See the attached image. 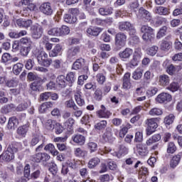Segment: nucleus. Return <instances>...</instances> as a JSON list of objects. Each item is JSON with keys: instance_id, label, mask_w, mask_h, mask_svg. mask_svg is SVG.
<instances>
[{"instance_id": "1", "label": "nucleus", "mask_w": 182, "mask_h": 182, "mask_svg": "<svg viewBox=\"0 0 182 182\" xmlns=\"http://www.w3.org/2000/svg\"><path fill=\"white\" fill-rule=\"evenodd\" d=\"M18 152L16 145L11 144L8 146L6 151L2 153L0 156V160L3 161H11L15 159V153Z\"/></svg>"}, {"instance_id": "2", "label": "nucleus", "mask_w": 182, "mask_h": 182, "mask_svg": "<svg viewBox=\"0 0 182 182\" xmlns=\"http://www.w3.org/2000/svg\"><path fill=\"white\" fill-rule=\"evenodd\" d=\"M141 32L143 34L142 39L144 41H153L154 39V30L146 25H144L141 27Z\"/></svg>"}, {"instance_id": "3", "label": "nucleus", "mask_w": 182, "mask_h": 182, "mask_svg": "<svg viewBox=\"0 0 182 182\" xmlns=\"http://www.w3.org/2000/svg\"><path fill=\"white\" fill-rule=\"evenodd\" d=\"M30 33L33 39H40L43 34V27L38 23L32 25L30 28Z\"/></svg>"}, {"instance_id": "4", "label": "nucleus", "mask_w": 182, "mask_h": 182, "mask_svg": "<svg viewBox=\"0 0 182 182\" xmlns=\"http://www.w3.org/2000/svg\"><path fill=\"white\" fill-rule=\"evenodd\" d=\"M146 124L148 126L146 128V136H151V134L156 132V129L159 127V124H157V118L147 119Z\"/></svg>"}, {"instance_id": "5", "label": "nucleus", "mask_w": 182, "mask_h": 182, "mask_svg": "<svg viewBox=\"0 0 182 182\" xmlns=\"http://www.w3.org/2000/svg\"><path fill=\"white\" fill-rule=\"evenodd\" d=\"M127 36L123 33H118L115 36V45L117 48H123L126 45Z\"/></svg>"}, {"instance_id": "6", "label": "nucleus", "mask_w": 182, "mask_h": 182, "mask_svg": "<svg viewBox=\"0 0 182 182\" xmlns=\"http://www.w3.org/2000/svg\"><path fill=\"white\" fill-rule=\"evenodd\" d=\"M40 11L44 15H47V16H50L53 14V8H52V4L49 2L42 4L40 6Z\"/></svg>"}, {"instance_id": "7", "label": "nucleus", "mask_w": 182, "mask_h": 182, "mask_svg": "<svg viewBox=\"0 0 182 182\" xmlns=\"http://www.w3.org/2000/svg\"><path fill=\"white\" fill-rule=\"evenodd\" d=\"M112 132V127H107L106 132L102 135V139L105 143H113V141L116 140V138L113 136V133Z\"/></svg>"}, {"instance_id": "8", "label": "nucleus", "mask_w": 182, "mask_h": 182, "mask_svg": "<svg viewBox=\"0 0 182 182\" xmlns=\"http://www.w3.org/2000/svg\"><path fill=\"white\" fill-rule=\"evenodd\" d=\"M171 101V95L166 92L159 94L156 98V102L158 103H166V102Z\"/></svg>"}, {"instance_id": "9", "label": "nucleus", "mask_w": 182, "mask_h": 182, "mask_svg": "<svg viewBox=\"0 0 182 182\" xmlns=\"http://www.w3.org/2000/svg\"><path fill=\"white\" fill-rule=\"evenodd\" d=\"M73 141L80 146H83L86 142V137L80 134H75L71 137Z\"/></svg>"}, {"instance_id": "10", "label": "nucleus", "mask_w": 182, "mask_h": 182, "mask_svg": "<svg viewBox=\"0 0 182 182\" xmlns=\"http://www.w3.org/2000/svg\"><path fill=\"white\" fill-rule=\"evenodd\" d=\"M74 155L78 159H86L87 157V151L78 147L74 149Z\"/></svg>"}, {"instance_id": "11", "label": "nucleus", "mask_w": 182, "mask_h": 182, "mask_svg": "<svg viewBox=\"0 0 182 182\" xmlns=\"http://www.w3.org/2000/svg\"><path fill=\"white\" fill-rule=\"evenodd\" d=\"M80 52V48L79 47H73L70 48L68 51V58L70 60H73L76 59L77 53Z\"/></svg>"}, {"instance_id": "12", "label": "nucleus", "mask_w": 182, "mask_h": 182, "mask_svg": "<svg viewBox=\"0 0 182 182\" xmlns=\"http://www.w3.org/2000/svg\"><path fill=\"white\" fill-rule=\"evenodd\" d=\"M75 100L78 106H85V100L82 97V92L77 90L74 94Z\"/></svg>"}, {"instance_id": "13", "label": "nucleus", "mask_w": 182, "mask_h": 182, "mask_svg": "<svg viewBox=\"0 0 182 182\" xmlns=\"http://www.w3.org/2000/svg\"><path fill=\"white\" fill-rule=\"evenodd\" d=\"M133 55V49L130 48H125L123 51L119 52V56L121 59H129Z\"/></svg>"}, {"instance_id": "14", "label": "nucleus", "mask_w": 182, "mask_h": 182, "mask_svg": "<svg viewBox=\"0 0 182 182\" xmlns=\"http://www.w3.org/2000/svg\"><path fill=\"white\" fill-rule=\"evenodd\" d=\"M182 152H179L177 155L174 156L170 162V166L171 168H176L177 166H178V163H180V160H181Z\"/></svg>"}, {"instance_id": "15", "label": "nucleus", "mask_w": 182, "mask_h": 182, "mask_svg": "<svg viewBox=\"0 0 182 182\" xmlns=\"http://www.w3.org/2000/svg\"><path fill=\"white\" fill-rule=\"evenodd\" d=\"M28 130H29V123H27L23 126L19 127L17 129V134H18L21 137H26Z\"/></svg>"}, {"instance_id": "16", "label": "nucleus", "mask_w": 182, "mask_h": 182, "mask_svg": "<svg viewBox=\"0 0 182 182\" xmlns=\"http://www.w3.org/2000/svg\"><path fill=\"white\" fill-rule=\"evenodd\" d=\"M97 114L98 117L107 119L110 116V112H109L105 105H101V109L97 111Z\"/></svg>"}, {"instance_id": "17", "label": "nucleus", "mask_w": 182, "mask_h": 182, "mask_svg": "<svg viewBox=\"0 0 182 182\" xmlns=\"http://www.w3.org/2000/svg\"><path fill=\"white\" fill-rule=\"evenodd\" d=\"M136 149L138 154L141 157H146L149 154V150L141 144H136Z\"/></svg>"}, {"instance_id": "18", "label": "nucleus", "mask_w": 182, "mask_h": 182, "mask_svg": "<svg viewBox=\"0 0 182 182\" xmlns=\"http://www.w3.org/2000/svg\"><path fill=\"white\" fill-rule=\"evenodd\" d=\"M139 14L141 16V18H144V19H146V21H150L152 18L151 14L149 12V11L144 9L143 7L139 9Z\"/></svg>"}, {"instance_id": "19", "label": "nucleus", "mask_w": 182, "mask_h": 182, "mask_svg": "<svg viewBox=\"0 0 182 182\" xmlns=\"http://www.w3.org/2000/svg\"><path fill=\"white\" fill-rule=\"evenodd\" d=\"M133 24H131L129 21H122L119 23L118 28L119 31H129L132 29Z\"/></svg>"}, {"instance_id": "20", "label": "nucleus", "mask_w": 182, "mask_h": 182, "mask_svg": "<svg viewBox=\"0 0 182 182\" xmlns=\"http://www.w3.org/2000/svg\"><path fill=\"white\" fill-rule=\"evenodd\" d=\"M100 32H102V28L97 27L88 28L87 29V33L90 36H98Z\"/></svg>"}, {"instance_id": "21", "label": "nucleus", "mask_w": 182, "mask_h": 182, "mask_svg": "<svg viewBox=\"0 0 182 182\" xmlns=\"http://www.w3.org/2000/svg\"><path fill=\"white\" fill-rule=\"evenodd\" d=\"M155 12L158 14V15H170V9L164 6H158L155 9Z\"/></svg>"}, {"instance_id": "22", "label": "nucleus", "mask_w": 182, "mask_h": 182, "mask_svg": "<svg viewBox=\"0 0 182 182\" xmlns=\"http://www.w3.org/2000/svg\"><path fill=\"white\" fill-rule=\"evenodd\" d=\"M159 83L161 86H167L170 83V77L167 75H161L159 78Z\"/></svg>"}, {"instance_id": "23", "label": "nucleus", "mask_w": 182, "mask_h": 182, "mask_svg": "<svg viewBox=\"0 0 182 182\" xmlns=\"http://www.w3.org/2000/svg\"><path fill=\"white\" fill-rule=\"evenodd\" d=\"M60 50H62V46L60 44H57L49 53L50 58H56V56H58V55L60 53Z\"/></svg>"}, {"instance_id": "24", "label": "nucleus", "mask_w": 182, "mask_h": 182, "mask_svg": "<svg viewBox=\"0 0 182 182\" xmlns=\"http://www.w3.org/2000/svg\"><path fill=\"white\" fill-rule=\"evenodd\" d=\"M171 45H173V43H171V41H168L167 40H162L160 45V49L161 50L164 51L170 50Z\"/></svg>"}, {"instance_id": "25", "label": "nucleus", "mask_w": 182, "mask_h": 182, "mask_svg": "<svg viewBox=\"0 0 182 182\" xmlns=\"http://www.w3.org/2000/svg\"><path fill=\"white\" fill-rule=\"evenodd\" d=\"M66 77L61 75H58L56 78V83L60 87H66Z\"/></svg>"}, {"instance_id": "26", "label": "nucleus", "mask_w": 182, "mask_h": 182, "mask_svg": "<svg viewBox=\"0 0 182 182\" xmlns=\"http://www.w3.org/2000/svg\"><path fill=\"white\" fill-rule=\"evenodd\" d=\"M143 77V69L137 68L132 73V79L134 80H140Z\"/></svg>"}, {"instance_id": "27", "label": "nucleus", "mask_w": 182, "mask_h": 182, "mask_svg": "<svg viewBox=\"0 0 182 182\" xmlns=\"http://www.w3.org/2000/svg\"><path fill=\"white\" fill-rule=\"evenodd\" d=\"M44 150H46V151H50V153L53 154V156H58V154H59V151H58V150L55 149V145H53V144H47L44 147Z\"/></svg>"}, {"instance_id": "28", "label": "nucleus", "mask_w": 182, "mask_h": 182, "mask_svg": "<svg viewBox=\"0 0 182 182\" xmlns=\"http://www.w3.org/2000/svg\"><path fill=\"white\" fill-rule=\"evenodd\" d=\"M59 36H66L70 33V28L68 26H63L58 28Z\"/></svg>"}, {"instance_id": "29", "label": "nucleus", "mask_w": 182, "mask_h": 182, "mask_svg": "<svg viewBox=\"0 0 182 182\" xmlns=\"http://www.w3.org/2000/svg\"><path fill=\"white\" fill-rule=\"evenodd\" d=\"M16 124H18V119H16V117H13L9 118L7 127L9 130H14L15 129V127L16 126Z\"/></svg>"}, {"instance_id": "30", "label": "nucleus", "mask_w": 182, "mask_h": 182, "mask_svg": "<svg viewBox=\"0 0 182 182\" xmlns=\"http://www.w3.org/2000/svg\"><path fill=\"white\" fill-rule=\"evenodd\" d=\"M85 63V59L80 58L77 59L72 66V69L74 70H79V69H82V66H83V63Z\"/></svg>"}, {"instance_id": "31", "label": "nucleus", "mask_w": 182, "mask_h": 182, "mask_svg": "<svg viewBox=\"0 0 182 182\" xmlns=\"http://www.w3.org/2000/svg\"><path fill=\"white\" fill-rule=\"evenodd\" d=\"M48 57V53H46V52L45 51H41L36 55V58L38 60V63L40 65H41L44 59H46V58Z\"/></svg>"}, {"instance_id": "32", "label": "nucleus", "mask_w": 182, "mask_h": 182, "mask_svg": "<svg viewBox=\"0 0 182 182\" xmlns=\"http://www.w3.org/2000/svg\"><path fill=\"white\" fill-rule=\"evenodd\" d=\"M65 80H67V82H68V83L73 85L74 82H76V73H68L65 77Z\"/></svg>"}, {"instance_id": "33", "label": "nucleus", "mask_w": 182, "mask_h": 182, "mask_svg": "<svg viewBox=\"0 0 182 182\" xmlns=\"http://www.w3.org/2000/svg\"><path fill=\"white\" fill-rule=\"evenodd\" d=\"M100 164V159L97 157H94L91 159L88 162L89 168H95L96 166Z\"/></svg>"}, {"instance_id": "34", "label": "nucleus", "mask_w": 182, "mask_h": 182, "mask_svg": "<svg viewBox=\"0 0 182 182\" xmlns=\"http://www.w3.org/2000/svg\"><path fill=\"white\" fill-rule=\"evenodd\" d=\"M99 14H100L102 16H106L107 15H112V14H113V9H112V7L100 8L99 9Z\"/></svg>"}, {"instance_id": "35", "label": "nucleus", "mask_w": 182, "mask_h": 182, "mask_svg": "<svg viewBox=\"0 0 182 182\" xmlns=\"http://www.w3.org/2000/svg\"><path fill=\"white\" fill-rule=\"evenodd\" d=\"M64 105L67 109L77 110V105H76V103H75V101H73V100H69L65 101Z\"/></svg>"}, {"instance_id": "36", "label": "nucleus", "mask_w": 182, "mask_h": 182, "mask_svg": "<svg viewBox=\"0 0 182 182\" xmlns=\"http://www.w3.org/2000/svg\"><path fill=\"white\" fill-rule=\"evenodd\" d=\"M23 64L18 63L13 66V73L14 75H19L22 72Z\"/></svg>"}, {"instance_id": "37", "label": "nucleus", "mask_w": 182, "mask_h": 182, "mask_svg": "<svg viewBox=\"0 0 182 182\" xmlns=\"http://www.w3.org/2000/svg\"><path fill=\"white\" fill-rule=\"evenodd\" d=\"M73 124H75V119L70 117L64 122V127L68 130L73 129Z\"/></svg>"}, {"instance_id": "38", "label": "nucleus", "mask_w": 182, "mask_h": 182, "mask_svg": "<svg viewBox=\"0 0 182 182\" xmlns=\"http://www.w3.org/2000/svg\"><path fill=\"white\" fill-rule=\"evenodd\" d=\"M64 21L67 23H75L77 21V18L75 16L65 14L64 15Z\"/></svg>"}, {"instance_id": "39", "label": "nucleus", "mask_w": 182, "mask_h": 182, "mask_svg": "<svg viewBox=\"0 0 182 182\" xmlns=\"http://www.w3.org/2000/svg\"><path fill=\"white\" fill-rule=\"evenodd\" d=\"M149 114L150 116H161L163 114V110L160 108L154 107L149 110Z\"/></svg>"}, {"instance_id": "40", "label": "nucleus", "mask_w": 182, "mask_h": 182, "mask_svg": "<svg viewBox=\"0 0 182 182\" xmlns=\"http://www.w3.org/2000/svg\"><path fill=\"white\" fill-rule=\"evenodd\" d=\"M107 126V121L102 120L95 124V129L96 130H104V129H106Z\"/></svg>"}, {"instance_id": "41", "label": "nucleus", "mask_w": 182, "mask_h": 182, "mask_svg": "<svg viewBox=\"0 0 182 182\" xmlns=\"http://www.w3.org/2000/svg\"><path fill=\"white\" fill-rule=\"evenodd\" d=\"M175 118L176 117H174V114H169L168 116H166L164 118L165 124H168V126H170V124H173V122H174Z\"/></svg>"}, {"instance_id": "42", "label": "nucleus", "mask_w": 182, "mask_h": 182, "mask_svg": "<svg viewBox=\"0 0 182 182\" xmlns=\"http://www.w3.org/2000/svg\"><path fill=\"white\" fill-rule=\"evenodd\" d=\"M167 32V27L164 26L156 34V39H161V38H164L166 36V33Z\"/></svg>"}, {"instance_id": "43", "label": "nucleus", "mask_w": 182, "mask_h": 182, "mask_svg": "<svg viewBox=\"0 0 182 182\" xmlns=\"http://www.w3.org/2000/svg\"><path fill=\"white\" fill-rule=\"evenodd\" d=\"M168 90H171V92H177L180 89V84L176 82H173L169 85L168 87Z\"/></svg>"}, {"instance_id": "44", "label": "nucleus", "mask_w": 182, "mask_h": 182, "mask_svg": "<svg viewBox=\"0 0 182 182\" xmlns=\"http://www.w3.org/2000/svg\"><path fill=\"white\" fill-rule=\"evenodd\" d=\"M158 50H159V47H157L156 46H153L151 48L147 49L146 53L150 56H154V55L157 53Z\"/></svg>"}, {"instance_id": "45", "label": "nucleus", "mask_w": 182, "mask_h": 182, "mask_svg": "<svg viewBox=\"0 0 182 182\" xmlns=\"http://www.w3.org/2000/svg\"><path fill=\"white\" fill-rule=\"evenodd\" d=\"M12 59L11 54L8 53H4L1 56V63L6 64L9 60Z\"/></svg>"}, {"instance_id": "46", "label": "nucleus", "mask_w": 182, "mask_h": 182, "mask_svg": "<svg viewBox=\"0 0 182 182\" xmlns=\"http://www.w3.org/2000/svg\"><path fill=\"white\" fill-rule=\"evenodd\" d=\"M177 150V147L176 146V144L173 142H170L168 144L167 148V153H170L171 154H173V153H176V151Z\"/></svg>"}, {"instance_id": "47", "label": "nucleus", "mask_w": 182, "mask_h": 182, "mask_svg": "<svg viewBox=\"0 0 182 182\" xmlns=\"http://www.w3.org/2000/svg\"><path fill=\"white\" fill-rule=\"evenodd\" d=\"M84 4L85 6V9L89 12V14H93L94 9L93 7H90V2H92V0H83Z\"/></svg>"}, {"instance_id": "48", "label": "nucleus", "mask_w": 182, "mask_h": 182, "mask_svg": "<svg viewBox=\"0 0 182 182\" xmlns=\"http://www.w3.org/2000/svg\"><path fill=\"white\" fill-rule=\"evenodd\" d=\"M20 43H21V45H25L26 46H29L31 48L32 45V41L28 37H24L20 40Z\"/></svg>"}, {"instance_id": "49", "label": "nucleus", "mask_w": 182, "mask_h": 182, "mask_svg": "<svg viewBox=\"0 0 182 182\" xmlns=\"http://www.w3.org/2000/svg\"><path fill=\"white\" fill-rule=\"evenodd\" d=\"M87 149L90 153H95L97 150V144L96 142H89L87 144Z\"/></svg>"}, {"instance_id": "50", "label": "nucleus", "mask_w": 182, "mask_h": 182, "mask_svg": "<svg viewBox=\"0 0 182 182\" xmlns=\"http://www.w3.org/2000/svg\"><path fill=\"white\" fill-rule=\"evenodd\" d=\"M12 109H14V105H4L1 108V112L4 114H6V113H9L10 112H12Z\"/></svg>"}, {"instance_id": "51", "label": "nucleus", "mask_w": 182, "mask_h": 182, "mask_svg": "<svg viewBox=\"0 0 182 182\" xmlns=\"http://www.w3.org/2000/svg\"><path fill=\"white\" fill-rule=\"evenodd\" d=\"M133 59L135 60L140 62L141 59V50L140 49H136L134 55H133Z\"/></svg>"}, {"instance_id": "52", "label": "nucleus", "mask_w": 182, "mask_h": 182, "mask_svg": "<svg viewBox=\"0 0 182 182\" xmlns=\"http://www.w3.org/2000/svg\"><path fill=\"white\" fill-rule=\"evenodd\" d=\"M96 79L100 85H103L105 82H106V77L103 75V73H98L96 75Z\"/></svg>"}, {"instance_id": "53", "label": "nucleus", "mask_w": 182, "mask_h": 182, "mask_svg": "<svg viewBox=\"0 0 182 182\" xmlns=\"http://www.w3.org/2000/svg\"><path fill=\"white\" fill-rule=\"evenodd\" d=\"M99 180L100 182H107L110 181V180H113V176L109 174H104L100 176Z\"/></svg>"}, {"instance_id": "54", "label": "nucleus", "mask_w": 182, "mask_h": 182, "mask_svg": "<svg viewBox=\"0 0 182 182\" xmlns=\"http://www.w3.org/2000/svg\"><path fill=\"white\" fill-rule=\"evenodd\" d=\"M139 6V1L137 0H135L129 3V4L128 5V9H129L130 11H135Z\"/></svg>"}, {"instance_id": "55", "label": "nucleus", "mask_w": 182, "mask_h": 182, "mask_svg": "<svg viewBox=\"0 0 182 182\" xmlns=\"http://www.w3.org/2000/svg\"><path fill=\"white\" fill-rule=\"evenodd\" d=\"M50 97V92H46L40 95L41 102H46Z\"/></svg>"}, {"instance_id": "56", "label": "nucleus", "mask_w": 182, "mask_h": 182, "mask_svg": "<svg viewBox=\"0 0 182 182\" xmlns=\"http://www.w3.org/2000/svg\"><path fill=\"white\" fill-rule=\"evenodd\" d=\"M140 42V38L137 36H132L129 38V43L130 45H137Z\"/></svg>"}, {"instance_id": "57", "label": "nucleus", "mask_w": 182, "mask_h": 182, "mask_svg": "<svg viewBox=\"0 0 182 182\" xmlns=\"http://www.w3.org/2000/svg\"><path fill=\"white\" fill-rule=\"evenodd\" d=\"M49 171L53 175L55 176V174L58 173V166L55 163H51L50 164Z\"/></svg>"}, {"instance_id": "58", "label": "nucleus", "mask_w": 182, "mask_h": 182, "mask_svg": "<svg viewBox=\"0 0 182 182\" xmlns=\"http://www.w3.org/2000/svg\"><path fill=\"white\" fill-rule=\"evenodd\" d=\"M48 35L50 36H59V28H53L48 30Z\"/></svg>"}, {"instance_id": "59", "label": "nucleus", "mask_w": 182, "mask_h": 182, "mask_svg": "<svg viewBox=\"0 0 182 182\" xmlns=\"http://www.w3.org/2000/svg\"><path fill=\"white\" fill-rule=\"evenodd\" d=\"M27 77L30 82H33V80H37V82H39V80H41V78H39V77H38V75L36 74H33V73H29Z\"/></svg>"}, {"instance_id": "60", "label": "nucleus", "mask_w": 182, "mask_h": 182, "mask_svg": "<svg viewBox=\"0 0 182 182\" xmlns=\"http://www.w3.org/2000/svg\"><path fill=\"white\" fill-rule=\"evenodd\" d=\"M52 65V60L48 58H46L43 63L40 64L41 66H44V68H49Z\"/></svg>"}, {"instance_id": "61", "label": "nucleus", "mask_w": 182, "mask_h": 182, "mask_svg": "<svg viewBox=\"0 0 182 182\" xmlns=\"http://www.w3.org/2000/svg\"><path fill=\"white\" fill-rule=\"evenodd\" d=\"M102 97H103V92H102V90L97 89L95 92V99H96V100L100 101L102 100Z\"/></svg>"}, {"instance_id": "62", "label": "nucleus", "mask_w": 182, "mask_h": 182, "mask_svg": "<svg viewBox=\"0 0 182 182\" xmlns=\"http://www.w3.org/2000/svg\"><path fill=\"white\" fill-rule=\"evenodd\" d=\"M54 129L56 134H60L61 133L63 132V127L59 123L55 124Z\"/></svg>"}, {"instance_id": "63", "label": "nucleus", "mask_w": 182, "mask_h": 182, "mask_svg": "<svg viewBox=\"0 0 182 182\" xmlns=\"http://www.w3.org/2000/svg\"><path fill=\"white\" fill-rule=\"evenodd\" d=\"M166 72L168 75H174L176 73V67L171 64L166 67Z\"/></svg>"}, {"instance_id": "64", "label": "nucleus", "mask_w": 182, "mask_h": 182, "mask_svg": "<svg viewBox=\"0 0 182 182\" xmlns=\"http://www.w3.org/2000/svg\"><path fill=\"white\" fill-rule=\"evenodd\" d=\"M29 52H31V47L29 46L22 47L21 49L22 56H28Z\"/></svg>"}]
</instances>
